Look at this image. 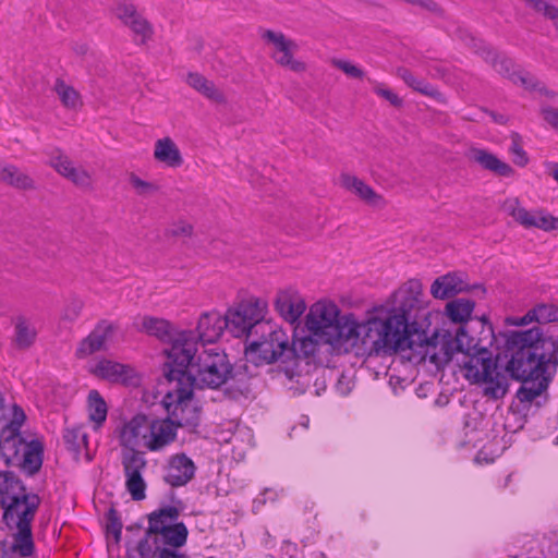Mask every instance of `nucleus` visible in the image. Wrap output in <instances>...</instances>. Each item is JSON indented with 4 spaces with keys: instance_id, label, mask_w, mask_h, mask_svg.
Segmentation results:
<instances>
[{
    "instance_id": "obj_23",
    "label": "nucleus",
    "mask_w": 558,
    "mask_h": 558,
    "mask_svg": "<svg viewBox=\"0 0 558 558\" xmlns=\"http://www.w3.org/2000/svg\"><path fill=\"white\" fill-rule=\"evenodd\" d=\"M465 156L469 161L496 175L504 178H511L514 175V170L508 162L501 160L487 149L470 147L466 150Z\"/></svg>"
},
{
    "instance_id": "obj_33",
    "label": "nucleus",
    "mask_w": 558,
    "mask_h": 558,
    "mask_svg": "<svg viewBox=\"0 0 558 558\" xmlns=\"http://www.w3.org/2000/svg\"><path fill=\"white\" fill-rule=\"evenodd\" d=\"M474 302L469 299H457L447 303L445 312L453 323H466L474 311Z\"/></svg>"
},
{
    "instance_id": "obj_12",
    "label": "nucleus",
    "mask_w": 558,
    "mask_h": 558,
    "mask_svg": "<svg viewBox=\"0 0 558 558\" xmlns=\"http://www.w3.org/2000/svg\"><path fill=\"white\" fill-rule=\"evenodd\" d=\"M260 37L269 48L270 58L277 65L296 74L306 72V62L295 56L299 50L295 40L286 36L282 32L272 29L263 31Z\"/></svg>"
},
{
    "instance_id": "obj_8",
    "label": "nucleus",
    "mask_w": 558,
    "mask_h": 558,
    "mask_svg": "<svg viewBox=\"0 0 558 558\" xmlns=\"http://www.w3.org/2000/svg\"><path fill=\"white\" fill-rule=\"evenodd\" d=\"M258 335L247 339L245 348L246 360L255 365L270 364L290 350L289 335L271 320L260 325Z\"/></svg>"
},
{
    "instance_id": "obj_44",
    "label": "nucleus",
    "mask_w": 558,
    "mask_h": 558,
    "mask_svg": "<svg viewBox=\"0 0 558 558\" xmlns=\"http://www.w3.org/2000/svg\"><path fill=\"white\" fill-rule=\"evenodd\" d=\"M526 2L531 8L553 20L558 29V9L549 5L546 0H526Z\"/></svg>"
},
{
    "instance_id": "obj_49",
    "label": "nucleus",
    "mask_w": 558,
    "mask_h": 558,
    "mask_svg": "<svg viewBox=\"0 0 558 558\" xmlns=\"http://www.w3.org/2000/svg\"><path fill=\"white\" fill-rule=\"evenodd\" d=\"M543 114L546 122L558 130V111L555 109H546L543 111Z\"/></svg>"
},
{
    "instance_id": "obj_2",
    "label": "nucleus",
    "mask_w": 558,
    "mask_h": 558,
    "mask_svg": "<svg viewBox=\"0 0 558 558\" xmlns=\"http://www.w3.org/2000/svg\"><path fill=\"white\" fill-rule=\"evenodd\" d=\"M169 364L177 368L175 377L186 376L192 388L217 389L230 378L232 366L227 354L218 347L199 348L194 332L179 333L172 348L166 349Z\"/></svg>"
},
{
    "instance_id": "obj_40",
    "label": "nucleus",
    "mask_w": 558,
    "mask_h": 558,
    "mask_svg": "<svg viewBox=\"0 0 558 558\" xmlns=\"http://www.w3.org/2000/svg\"><path fill=\"white\" fill-rule=\"evenodd\" d=\"M83 308L84 301L80 298L73 296L66 301L60 318L64 323H73L80 317Z\"/></svg>"
},
{
    "instance_id": "obj_5",
    "label": "nucleus",
    "mask_w": 558,
    "mask_h": 558,
    "mask_svg": "<svg viewBox=\"0 0 558 558\" xmlns=\"http://www.w3.org/2000/svg\"><path fill=\"white\" fill-rule=\"evenodd\" d=\"M114 436L124 452L159 451L174 441V428L169 421L150 420L145 414L123 418Z\"/></svg>"
},
{
    "instance_id": "obj_18",
    "label": "nucleus",
    "mask_w": 558,
    "mask_h": 558,
    "mask_svg": "<svg viewBox=\"0 0 558 558\" xmlns=\"http://www.w3.org/2000/svg\"><path fill=\"white\" fill-rule=\"evenodd\" d=\"M123 473L125 476L126 490L133 500H143L146 495V483L143 472L146 468V460L143 452H124L121 457Z\"/></svg>"
},
{
    "instance_id": "obj_25",
    "label": "nucleus",
    "mask_w": 558,
    "mask_h": 558,
    "mask_svg": "<svg viewBox=\"0 0 558 558\" xmlns=\"http://www.w3.org/2000/svg\"><path fill=\"white\" fill-rule=\"evenodd\" d=\"M195 473L193 461L184 453L172 456L166 468L165 481L171 486H183Z\"/></svg>"
},
{
    "instance_id": "obj_55",
    "label": "nucleus",
    "mask_w": 558,
    "mask_h": 558,
    "mask_svg": "<svg viewBox=\"0 0 558 558\" xmlns=\"http://www.w3.org/2000/svg\"><path fill=\"white\" fill-rule=\"evenodd\" d=\"M4 416H5V408H4V402H3V396H2V392L0 391V420L4 418Z\"/></svg>"
},
{
    "instance_id": "obj_19",
    "label": "nucleus",
    "mask_w": 558,
    "mask_h": 558,
    "mask_svg": "<svg viewBox=\"0 0 558 558\" xmlns=\"http://www.w3.org/2000/svg\"><path fill=\"white\" fill-rule=\"evenodd\" d=\"M117 327L107 320H102L82 339L75 350L77 359H86L99 351H107L112 344Z\"/></svg>"
},
{
    "instance_id": "obj_37",
    "label": "nucleus",
    "mask_w": 558,
    "mask_h": 558,
    "mask_svg": "<svg viewBox=\"0 0 558 558\" xmlns=\"http://www.w3.org/2000/svg\"><path fill=\"white\" fill-rule=\"evenodd\" d=\"M398 75L404 81V83L408 86H410L414 90L420 92L423 95L432 96L436 93L435 88L430 84H428L425 80L415 77L407 69H400L398 71Z\"/></svg>"
},
{
    "instance_id": "obj_1",
    "label": "nucleus",
    "mask_w": 558,
    "mask_h": 558,
    "mask_svg": "<svg viewBox=\"0 0 558 558\" xmlns=\"http://www.w3.org/2000/svg\"><path fill=\"white\" fill-rule=\"evenodd\" d=\"M427 308L422 284L412 280L397 290L389 302L375 307L360 320L354 314H341L330 301L314 303L305 317L310 333L330 345L336 353L391 355L413 349L409 320Z\"/></svg>"
},
{
    "instance_id": "obj_46",
    "label": "nucleus",
    "mask_w": 558,
    "mask_h": 558,
    "mask_svg": "<svg viewBox=\"0 0 558 558\" xmlns=\"http://www.w3.org/2000/svg\"><path fill=\"white\" fill-rule=\"evenodd\" d=\"M153 544L154 535H149L147 530L144 538H142L136 546V551L141 558H151L155 551H158L156 547L154 548Z\"/></svg>"
},
{
    "instance_id": "obj_3",
    "label": "nucleus",
    "mask_w": 558,
    "mask_h": 558,
    "mask_svg": "<svg viewBox=\"0 0 558 558\" xmlns=\"http://www.w3.org/2000/svg\"><path fill=\"white\" fill-rule=\"evenodd\" d=\"M40 499L28 494L22 482L11 473L0 472V507L3 521L13 534V553L28 557L34 551L32 522Z\"/></svg>"
},
{
    "instance_id": "obj_4",
    "label": "nucleus",
    "mask_w": 558,
    "mask_h": 558,
    "mask_svg": "<svg viewBox=\"0 0 558 558\" xmlns=\"http://www.w3.org/2000/svg\"><path fill=\"white\" fill-rule=\"evenodd\" d=\"M457 367L462 377L470 384L478 385L488 399H502L509 390V368L499 366L485 348H476L470 342V349L458 353Z\"/></svg>"
},
{
    "instance_id": "obj_16",
    "label": "nucleus",
    "mask_w": 558,
    "mask_h": 558,
    "mask_svg": "<svg viewBox=\"0 0 558 558\" xmlns=\"http://www.w3.org/2000/svg\"><path fill=\"white\" fill-rule=\"evenodd\" d=\"M87 371L93 376L111 384L130 386L138 383L137 374L133 367L107 357L93 360L89 362Z\"/></svg>"
},
{
    "instance_id": "obj_50",
    "label": "nucleus",
    "mask_w": 558,
    "mask_h": 558,
    "mask_svg": "<svg viewBox=\"0 0 558 558\" xmlns=\"http://www.w3.org/2000/svg\"><path fill=\"white\" fill-rule=\"evenodd\" d=\"M545 341L550 345L549 360L553 361L555 364H558V337H550Z\"/></svg>"
},
{
    "instance_id": "obj_22",
    "label": "nucleus",
    "mask_w": 558,
    "mask_h": 558,
    "mask_svg": "<svg viewBox=\"0 0 558 558\" xmlns=\"http://www.w3.org/2000/svg\"><path fill=\"white\" fill-rule=\"evenodd\" d=\"M340 186L356 196L367 206L374 208H383L386 206L384 196L356 175L342 173L340 175Z\"/></svg>"
},
{
    "instance_id": "obj_26",
    "label": "nucleus",
    "mask_w": 558,
    "mask_h": 558,
    "mask_svg": "<svg viewBox=\"0 0 558 558\" xmlns=\"http://www.w3.org/2000/svg\"><path fill=\"white\" fill-rule=\"evenodd\" d=\"M154 159L166 168L178 169L184 163V157L178 144L170 136H163L154 143Z\"/></svg>"
},
{
    "instance_id": "obj_31",
    "label": "nucleus",
    "mask_w": 558,
    "mask_h": 558,
    "mask_svg": "<svg viewBox=\"0 0 558 558\" xmlns=\"http://www.w3.org/2000/svg\"><path fill=\"white\" fill-rule=\"evenodd\" d=\"M88 418L95 428H99L107 420L108 407L97 390H90L87 396Z\"/></svg>"
},
{
    "instance_id": "obj_21",
    "label": "nucleus",
    "mask_w": 558,
    "mask_h": 558,
    "mask_svg": "<svg viewBox=\"0 0 558 558\" xmlns=\"http://www.w3.org/2000/svg\"><path fill=\"white\" fill-rule=\"evenodd\" d=\"M275 310L288 323H295L306 310L300 293L293 288H284L277 292L274 301Z\"/></svg>"
},
{
    "instance_id": "obj_20",
    "label": "nucleus",
    "mask_w": 558,
    "mask_h": 558,
    "mask_svg": "<svg viewBox=\"0 0 558 558\" xmlns=\"http://www.w3.org/2000/svg\"><path fill=\"white\" fill-rule=\"evenodd\" d=\"M225 329L229 330L226 314L222 315L218 311L205 312L198 318L196 326L197 338L194 336V341L199 348L214 344L220 339Z\"/></svg>"
},
{
    "instance_id": "obj_38",
    "label": "nucleus",
    "mask_w": 558,
    "mask_h": 558,
    "mask_svg": "<svg viewBox=\"0 0 558 558\" xmlns=\"http://www.w3.org/2000/svg\"><path fill=\"white\" fill-rule=\"evenodd\" d=\"M534 322L538 324H548L558 322V306L554 304H538L531 308Z\"/></svg>"
},
{
    "instance_id": "obj_47",
    "label": "nucleus",
    "mask_w": 558,
    "mask_h": 558,
    "mask_svg": "<svg viewBox=\"0 0 558 558\" xmlns=\"http://www.w3.org/2000/svg\"><path fill=\"white\" fill-rule=\"evenodd\" d=\"M170 233L174 236H190L193 233V226L187 221L180 220L173 223Z\"/></svg>"
},
{
    "instance_id": "obj_9",
    "label": "nucleus",
    "mask_w": 558,
    "mask_h": 558,
    "mask_svg": "<svg viewBox=\"0 0 558 558\" xmlns=\"http://www.w3.org/2000/svg\"><path fill=\"white\" fill-rule=\"evenodd\" d=\"M472 338L464 328L459 327L456 333L447 330L435 331L432 337H425L421 343L423 359L437 368L444 367L450 361L457 363V355L464 349H470Z\"/></svg>"
},
{
    "instance_id": "obj_17",
    "label": "nucleus",
    "mask_w": 558,
    "mask_h": 558,
    "mask_svg": "<svg viewBox=\"0 0 558 558\" xmlns=\"http://www.w3.org/2000/svg\"><path fill=\"white\" fill-rule=\"evenodd\" d=\"M48 165L75 186L86 191L94 189L93 173L83 166H76L61 149L51 150Z\"/></svg>"
},
{
    "instance_id": "obj_53",
    "label": "nucleus",
    "mask_w": 558,
    "mask_h": 558,
    "mask_svg": "<svg viewBox=\"0 0 558 558\" xmlns=\"http://www.w3.org/2000/svg\"><path fill=\"white\" fill-rule=\"evenodd\" d=\"M73 50L77 56H85L89 51V46L86 43H75Z\"/></svg>"
},
{
    "instance_id": "obj_28",
    "label": "nucleus",
    "mask_w": 558,
    "mask_h": 558,
    "mask_svg": "<svg viewBox=\"0 0 558 558\" xmlns=\"http://www.w3.org/2000/svg\"><path fill=\"white\" fill-rule=\"evenodd\" d=\"M486 60L492 63L498 73L508 76L514 84H520L525 88L534 87V78L524 71H515L509 59L501 58L495 52L488 51Z\"/></svg>"
},
{
    "instance_id": "obj_41",
    "label": "nucleus",
    "mask_w": 558,
    "mask_h": 558,
    "mask_svg": "<svg viewBox=\"0 0 558 558\" xmlns=\"http://www.w3.org/2000/svg\"><path fill=\"white\" fill-rule=\"evenodd\" d=\"M331 63L350 78L363 80L365 77L364 70L349 60L333 59Z\"/></svg>"
},
{
    "instance_id": "obj_52",
    "label": "nucleus",
    "mask_w": 558,
    "mask_h": 558,
    "mask_svg": "<svg viewBox=\"0 0 558 558\" xmlns=\"http://www.w3.org/2000/svg\"><path fill=\"white\" fill-rule=\"evenodd\" d=\"M352 389L351 383L348 378L342 376L337 384V390L342 395H348Z\"/></svg>"
},
{
    "instance_id": "obj_29",
    "label": "nucleus",
    "mask_w": 558,
    "mask_h": 558,
    "mask_svg": "<svg viewBox=\"0 0 558 558\" xmlns=\"http://www.w3.org/2000/svg\"><path fill=\"white\" fill-rule=\"evenodd\" d=\"M37 339V329L33 322L24 316H17L13 319L12 345L20 351L32 348Z\"/></svg>"
},
{
    "instance_id": "obj_35",
    "label": "nucleus",
    "mask_w": 558,
    "mask_h": 558,
    "mask_svg": "<svg viewBox=\"0 0 558 558\" xmlns=\"http://www.w3.org/2000/svg\"><path fill=\"white\" fill-rule=\"evenodd\" d=\"M64 442L69 450L77 458L83 450H87V433L83 426H71L64 430Z\"/></svg>"
},
{
    "instance_id": "obj_43",
    "label": "nucleus",
    "mask_w": 558,
    "mask_h": 558,
    "mask_svg": "<svg viewBox=\"0 0 558 558\" xmlns=\"http://www.w3.org/2000/svg\"><path fill=\"white\" fill-rule=\"evenodd\" d=\"M373 92L393 107L399 108L403 105V100L384 83L374 82Z\"/></svg>"
},
{
    "instance_id": "obj_39",
    "label": "nucleus",
    "mask_w": 558,
    "mask_h": 558,
    "mask_svg": "<svg viewBox=\"0 0 558 558\" xmlns=\"http://www.w3.org/2000/svg\"><path fill=\"white\" fill-rule=\"evenodd\" d=\"M129 182L135 194L138 196L148 197L157 193L159 190L156 183L143 180L135 173L130 174Z\"/></svg>"
},
{
    "instance_id": "obj_14",
    "label": "nucleus",
    "mask_w": 558,
    "mask_h": 558,
    "mask_svg": "<svg viewBox=\"0 0 558 558\" xmlns=\"http://www.w3.org/2000/svg\"><path fill=\"white\" fill-rule=\"evenodd\" d=\"M110 12L114 19L130 28L134 35L138 36L142 43H146L153 37V25L138 11L133 0H114Z\"/></svg>"
},
{
    "instance_id": "obj_51",
    "label": "nucleus",
    "mask_w": 558,
    "mask_h": 558,
    "mask_svg": "<svg viewBox=\"0 0 558 558\" xmlns=\"http://www.w3.org/2000/svg\"><path fill=\"white\" fill-rule=\"evenodd\" d=\"M159 558H186L183 554L178 551V548H160Z\"/></svg>"
},
{
    "instance_id": "obj_15",
    "label": "nucleus",
    "mask_w": 558,
    "mask_h": 558,
    "mask_svg": "<svg viewBox=\"0 0 558 558\" xmlns=\"http://www.w3.org/2000/svg\"><path fill=\"white\" fill-rule=\"evenodd\" d=\"M24 420V412L14 407L12 421L1 430L0 454L7 464L19 461L21 452L27 449L29 441L25 440L19 432Z\"/></svg>"
},
{
    "instance_id": "obj_24",
    "label": "nucleus",
    "mask_w": 558,
    "mask_h": 558,
    "mask_svg": "<svg viewBox=\"0 0 558 558\" xmlns=\"http://www.w3.org/2000/svg\"><path fill=\"white\" fill-rule=\"evenodd\" d=\"M135 327L141 332H145L169 343V348L173 347L174 339L179 333L193 332L192 330H178L168 320L154 316L137 318Z\"/></svg>"
},
{
    "instance_id": "obj_30",
    "label": "nucleus",
    "mask_w": 558,
    "mask_h": 558,
    "mask_svg": "<svg viewBox=\"0 0 558 558\" xmlns=\"http://www.w3.org/2000/svg\"><path fill=\"white\" fill-rule=\"evenodd\" d=\"M186 84L211 102L223 105L227 98L223 92L210 80L199 73H189Z\"/></svg>"
},
{
    "instance_id": "obj_34",
    "label": "nucleus",
    "mask_w": 558,
    "mask_h": 558,
    "mask_svg": "<svg viewBox=\"0 0 558 558\" xmlns=\"http://www.w3.org/2000/svg\"><path fill=\"white\" fill-rule=\"evenodd\" d=\"M14 464L21 465L26 472L33 474L41 465V447L39 442L31 440L27 449L21 452V458Z\"/></svg>"
},
{
    "instance_id": "obj_6",
    "label": "nucleus",
    "mask_w": 558,
    "mask_h": 558,
    "mask_svg": "<svg viewBox=\"0 0 558 558\" xmlns=\"http://www.w3.org/2000/svg\"><path fill=\"white\" fill-rule=\"evenodd\" d=\"M542 332L538 328H530L523 331H512L508 336V344L519 351L508 363V368L518 380L523 381L524 387L521 392H530L527 398H534L539 391H533L527 387L530 381L538 379L542 375V362L536 360L535 354L531 352V348L539 342Z\"/></svg>"
},
{
    "instance_id": "obj_11",
    "label": "nucleus",
    "mask_w": 558,
    "mask_h": 558,
    "mask_svg": "<svg viewBox=\"0 0 558 558\" xmlns=\"http://www.w3.org/2000/svg\"><path fill=\"white\" fill-rule=\"evenodd\" d=\"M268 313V302L265 299L250 296L229 307L226 312L229 331L234 337L246 336L247 339L258 335L260 325Z\"/></svg>"
},
{
    "instance_id": "obj_7",
    "label": "nucleus",
    "mask_w": 558,
    "mask_h": 558,
    "mask_svg": "<svg viewBox=\"0 0 558 558\" xmlns=\"http://www.w3.org/2000/svg\"><path fill=\"white\" fill-rule=\"evenodd\" d=\"M169 380L172 388L162 399L168 417L159 421L171 422L175 438L179 427L195 428L198 425L201 410L193 398L194 388L191 387L186 376L175 377V372H169Z\"/></svg>"
},
{
    "instance_id": "obj_32",
    "label": "nucleus",
    "mask_w": 558,
    "mask_h": 558,
    "mask_svg": "<svg viewBox=\"0 0 558 558\" xmlns=\"http://www.w3.org/2000/svg\"><path fill=\"white\" fill-rule=\"evenodd\" d=\"M0 181L16 189H31L34 181L13 165L0 163Z\"/></svg>"
},
{
    "instance_id": "obj_27",
    "label": "nucleus",
    "mask_w": 558,
    "mask_h": 558,
    "mask_svg": "<svg viewBox=\"0 0 558 558\" xmlns=\"http://www.w3.org/2000/svg\"><path fill=\"white\" fill-rule=\"evenodd\" d=\"M468 290L465 276L461 272H449L438 277L430 286V294L438 300L449 299Z\"/></svg>"
},
{
    "instance_id": "obj_42",
    "label": "nucleus",
    "mask_w": 558,
    "mask_h": 558,
    "mask_svg": "<svg viewBox=\"0 0 558 558\" xmlns=\"http://www.w3.org/2000/svg\"><path fill=\"white\" fill-rule=\"evenodd\" d=\"M316 341L312 337H303L298 340L290 342V350L296 355L310 356L316 352Z\"/></svg>"
},
{
    "instance_id": "obj_48",
    "label": "nucleus",
    "mask_w": 558,
    "mask_h": 558,
    "mask_svg": "<svg viewBox=\"0 0 558 558\" xmlns=\"http://www.w3.org/2000/svg\"><path fill=\"white\" fill-rule=\"evenodd\" d=\"M508 323L510 325H512V326H525V325H530V324L535 323V322H534V316L532 314V311L530 310L522 317L509 318Z\"/></svg>"
},
{
    "instance_id": "obj_54",
    "label": "nucleus",
    "mask_w": 558,
    "mask_h": 558,
    "mask_svg": "<svg viewBox=\"0 0 558 558\" xmlns=\"http://www.w3.org/2000/svg\"><path fill=\"white\" fill-rule=\"evenodd\" d=\"M549 174L558 182V162H549L546 165Z\"/></svg>"
},
{
    "instance_id": "obj_36",
    "label": "nucleus",
    "mask_w": 558,
    "mask_h": 558,
    "mask_svg": "<svg viewBox=\"0 0 558 558\" xmlns=\"http://www.w3.org/2000/svg\"><path fill=\"white\" fill-rule=\"evenodd\" d=\"M54 92L66 109L76 111L83 106L80 93L63 81L58 80L56 82Z\"/></svg>"
},
{
    "instance_id": "obj_10",
    "label": "nucleus",
    "mask_w": 558,
    "mask_h": 558,
    "mask_svg": "<svg viewBox=\"0 0 558 558\" xmlns=\"http://www.w3.org/2000/svg\"><path fill=\"white\" fill-rule=\"evenodd\" d=\"M180 511L173 506L160 508L148 515V534L154 535L156 549L180 548L187 539V527L179 521Z\"/></svg>"
},
{
    "instance_id": "obj_13",
    "label": "nucleus",
    "mask_w": 558,
    "mask_h": 558,
    "mask_svg": "<svg viewBox=\"0 0 558 558\" xmlns=\"http://www.w3.org/2000/svg\"><path fill=\"white\" fill-rule=\"evenodd\" d=\"M501 210L526 229L536 228L545 232L558 230V217L543 208L529 210L518 197L506 198L501 204Z\"/></svg>"
},
{
    "instance_id": "obj_45",
    "label": "nucleus",
    "mask_w": 558,
    "mask_h": 558,
    "mask_svg": "<svg viewBox=\"0 0 558 558\" xmlns=\"http://www.w3.org/2000/svg\"><path fill=\"white\" fill-rule=\"evenodd\" d=\"M509 153L512 155L513 162L519 167H525L529 162V157L520 144L518 134L512 135V143L509 147Z\"/></svg>"
}]
</instances>
